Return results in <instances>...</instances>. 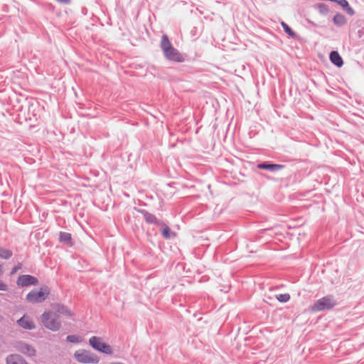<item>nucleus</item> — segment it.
Wrapping results in <instances>:
<instances>
[{
    "instance_id": "obj_18",
    "label": "nucleus",
    "mask_w": 364,
    "mask_h": 364,
    "mask_svg": "<svg viewBox=\"0 0 364 364\" xmlns=\"http://www.w3.org/2000/svg\"><path fill=\"white\" fill-rule=\"evenodd\" d=\"M282 26L284 30V31L291 37H295L294 32L291 29V28L284 22H282Z\"/></svg>"
},
{
    "instance_id": "obj_4",
    "label": "nucleus",
    "mask_w": 364,
    "mask_h": 364,
    "mask_svg": "<svg viewBox=\"0 0 364 364\" xmlns=\"http://www.w3.org/2000/svg\"><path fill=\"white\" fill-rule=\"evenodd\" d=\"M76 360L82 363H97L99 358L88 350H81L75 353Z\"/></svg>"
},
{
    "instance_id": "obj_21",
    "label": "nucleus",
    "mask_w": 364,
    "mask_h": 364,
    "mask_svg": "<svg viewBox=\"0 0 364 364\" xmlns=\"http://www.w3.org/2000/svg\"><path fill=\"white\" fill-rule=\"evenodd\" d=\"M82 340V338L80 336L77 335H70L67 337L66 341H79Z\"/></svg>"
},
{
    "instance_id": "obj_12",
    "label": "nucleus",
    "mask_w": 364,
    "mask_h": 364,
    "mask_svg": "<svg viewBox=\"0 0 364 364\" xmlns=\"http://www.w3.org/2000/svg\"><path fill=\"white\" fill-rule=\"evenodd\" d=\"M257 168L259 169H268L270 171H277L283 168L284 166L280 164H260L257 165Z\"/></svg>"
},
{
    "instance_id": "obj_17",
    "label": "nucleus",
    "mask_w": 364,
    "mask_h": 364,
    "mask_svg": "<svg viewBox=\"0 0 364 364\" xmlns=\"http://www.w3.org/2000/svg\"><path fill=\"white\" fill-rule=\"evenodd\" d=\"M275 297L279 302L283 303L288 301L290 299V296L289 294H280L276 295Z\"/></svg>"
},
{
    "instance_id": "obj_24",
    "label": "nucleus",
    "mask_w": 364,
    "mask_h": 364,
    "mask_svg": "<svg viewBox=\"0 0 364 364\" xmlns=\"http://www.w3.org/2000/svg\"><path fill=\"white\" fill-rule=\"evenodd\" d=\"M343 8L346 9V11L349 14L353 15L354 14L353 10L349 6L348 7H343Z\"/></svg>"
},
{
    "instance_id": "obj_23",
    "label": "nucleus",
    "mask_w": 364,
    "mask_h": 364,
    "mask_svg": "<svg viewBox=\"0 0 364 364\" xmlns=\"http://www.w3.org/2000/svg\"><path fill=\"white\" fill-rule=\"evenodd\" d=\"M0 290L1 291H6L7 285L5 284L2 281L0 280Z\"/></svg>"
},
{
    "instance_id": "obj_20",
    "label": "nucleus",
    "mask_w": 364,
    "mask_h": 364,
    "mask_svg": "<svg viewBox=\"0 0 364 364\" xmlns=\"http://www.w3.org/2000/svg\"><path fill=\"white\" fill-rule=\"evenodd\" d=\"M318 9L319 10V12L322 14H326L328 12V8L327 5L324 4H319L318 5Z\"/></svg>"
},
{
    "instance_id": "obj_6",
    "label": "nucleus",
    "mask_w": 364,
    "mask_h": 364,
    "mask_svg": "<svg viewBox=\"0 0 364 364\" xmlns=\"http://www.w3.org/2000/svg\"><path fill=\"white\" fill-rule=\"evenodd\" d=\"M16 283L18 286L27 287L32 284H36L38 283V279L33 276L25 274L18 277Z\"/></svg>"
},
{
    "instance_id": "obj_13",
    "label": "nucleus",
    "mask_w": 364,
    "mask_h": 364,
    "mask_svg": "<svg viewBox=\"0 0 364 364\" xmlns=\"http://www.w3.org/2000/svg\"><path fill=\"white\" fill-rule=\"evenodd\" d=\"M161 47L164 53L166 51H168V50L173 47L168 36L166 34L163 35L162 36Z\"/></svg>"
},
{
    "instance_id": "obj_7",
    "label": "nucleus",
    "mask_w": 364,
    "mask_h": 364,
    "mask_svg": "<svg viewBox=\"0 0 364 364\" xmlns=\"http://www.w3.org/2000/svg\"><path fill=\"white\" fill-rule=\"evenodd\" d=\"M90 344L95 350L105 354L110 355L113 353L112 347L107 343H90Z\"/></svg>"
},
{
    "instance_id": "obj_3",
    "label": "nucleus",
    "mask_w": 364,
    "mask_h": 364,
    "mask_svg": "<svg viewBox=\"0 0 364 364\" xmlns=\"http://www.w3.org/2000/svg\"><path fill=\"white\" fill-rule=\"evenodd\" d=\"M50 294V289L43 287L38 290H33L26 295V300L31 303H40L45 301Z\"/></svg>"
},
{
    "instance_id": "obj_28",
    "label": "nucleus",
    "mask_w": 364,
    "mask_h": 364,
    "mask_svg": "<svg viewBox=\"0 0 364 364\" xmlns=\"http://www.w3.org/2000/svg\"><path fill=\"white\" fill-rule=\"evenodd\" d=\"M272 299V298L271 296H266V299H265V301H266L267 302H269V301H271Z\"/></svg>"
},
{
    "instance_id": "obj_14",
    "label": "nucleus",
    "mask_w": 364,
    "mask_h": 364,
    "mask_svg": "<svg viewBox=\"0 0 364 364\" xmlns=\"http://www.w3.org/2000/svg\"><path fill=\"white\" fill-rule=\"evenodd\" d=\"M59 240L62 242L68 243L70 245H73L71 235L68 232H60Z\"/></svg>"
},
{
    "instance_id": "obj_22",
    "label": "nucleus",
    "mask_w": 364,
    "mask_h": 364,
    "mask_svg": "<svg viewBox=\"0 0 364 364\" xmlns=\"http://www.w3.org/2000/svg\"><path fill=\"white\" fill-rule=\"evenodd\" d=\"M162 235L166 239H168L171 237V231L168 227L166 226L162 230Z\"/></svg>"
},
{
    "instance_id": "obj_15",
    "label": "nucleus",
    "mask_w": 364,
    "mask_h": 364,
    "mask_svg": "<svg viewBox=\"0 0 364 364\" xmlns=\"http://www.w3.org/2000/svg\"><path fill=\"white\" fill-rule=\"evenodd\" d=\"M333 22L338 26H343L346 23V21L343 15L338 14L333 17Z\"/></svg>"
},
{
    "instance_id": "obj_8",
    "label": "nucleus",
    "mask_w": 364,
    "mask_h": 364,
    "mask_svg": "<svg viewBox=\"0 0 364 364\" xmlns=\"http://www.w3.org/2000/svg\"><path fill=\"white\" fill-rule=\"evenodd\" d=\"M17 323L19 326L25 329L31 330L35 328V323L33 321L28 315L23 316L20 319L17 321Z\"/></svg>"
},
{
    "instance_id": "obj_9",
    "label": "nucleus",
    "mask_w": 364,
    "mask_h": 364,
    "mask_svg": "<svg viewBox=\"0 0 364 364\" xmlns=\"http://www.w3.org/2000/svg\"><path fill=\"white\" fill-rule=\"evenodd\" d=\"M164 54L170 60L175 62L183 61V55L173 47L169 49L168 51L165 52Z\"/></svg>"
},
{
    "instance_id": "obj_10",
    "label": "nucleus",
    "mask_w": 364,
    "mask_h": 364,
    "mask_svg": "<svg viewBox=\"0 0 364 364\" xmlns=\"http://www.w3.org/2000/svg\"><path fill=\"white\" fill-rule=\"evenodd\" d=\"M6 364H28L23 358L18 354H11L6 357Z\"/></svg>"
},
{
    "instance_id": "obj_29",
    "label": "nucleus",
    "mask_w": 364,
    "mask_h": 364,
    "mask_svg": "<svg viewBox=\"0 0 364 364\" xmlns=\"http://www.w3.org/2000/svg\"><path fill=\"white\" fill-rule=\"evenodd\" d=\"M2 272V269H1V267H0V274H1Z\"/></svg>"
},
{
    "instance_id": "obj_5",
    "label": "nucleus",
    "mask_w": 364,
    "mask_h": 364,
    "mask_svg": "<svg viewBox=\"0 0 364 364\" xmlns=\"http://www.w3.org/2000/svg\"><path fill=\"white\" fill-rule=\"evenodd\" d=\"M15 348L18 351L26 356L31 357L36 355L35 348L28 343H15Z\"/></svg>"
},
{
    "instance_id": "obj_2",
    "label": "nucleus",
    "mask_w": 364,
    "mask_h": 364,
    "mask_svg": "<svg viewBox=\"0 0 364 364\" xmlns=\"http://www.w3.org/2000/svg\"><path fill=\"white\" fill-rule=\"evenodd\" d=\"M336 305L334 297L331 295L323 296L314 302L309 309L312 312H319L333 309Z\"/></svg>"
},
{
    "instance_id": "obj_16",
    "label": "nucleus",
    "mask_w": 364,
    "mask_h": 364,
    "mask_svg": "<svg viewBox=\"0 0 364 364\" xmlns=\"http://www.w3.org/2000/svg\"><path fill=\"white\" fill-rule=\"evenodd\" d=\"M58 314H63L69 317L73 316L74 314L68 308L65 306H60L58 309Z\"/></svg>"
},
{
    "instance_id": "obj_26",
    "label": "nucleus",
    "mask_w": 364,
    "mask_h": 364,
    "mask_svg": "<svg viewBox=\"0 0 364 364\" xmlns=\"http://www.w3.org/2000/svg\"><path fill=\"white\" fill-rule=\"evenodd\" d=\"M56 1L63 4H69L70 2V0H56Z\"/></svg>"
},
{
    "instance_id": "obj_11",
    "label": "nucleus",
    "mask_w": 364,
    "mask_h": 364,
    "mask_svg": "<svg viewBox=\"0 0 364 364\" xmlns=\"http://www.w3.org/2000/svg\"><path fill=\"white\" fill-rule=\"evenodd\" d=\"M329 58L331 63L337 67L341 68L343 65V59L337 51H332Z\"/></svg>"
},
{
    "instance_id": "obj_25",
    "label": "nucleus",
    "mask_w": 364,
    "mask_h": 364,
    "mask_svg": "<svg viewBox=\"0 0 364 364\" xmlns=\"http://www.w3.org/2000/svg\"><path fill=\"white\" fill-rule=\"evenodd\" d=\"M100 340H101L100 338H98L97 336H92V337H91L89 339V341H90V342H92V341H100Z\"/></svg>"
},
{
    "instance_id": "obj_19",
    "label": "nucleus",
    "mask_w": 364,
    "mask_h": 364,
    "mask_svg": "<svg viewBox=\"0 0 364 364\" xmlns=\"http://www.w3.org/2000/svg\"><path fill=\"white\" fill-rule=\"evenodd\" d=\"M11 252L6 249L0 248V257L4 259H8L11 256Z\"/></svg>"
},
{
    "instance_id": "obj_1",
    "label": "nucleus",
    "mask_w": 364,
    "mask_h": 364,
    "mask_svg": "<svg viewBox=\"0 0 364 364\" xmlns=\"http://www.w3.org/2000/svg\"><path fill=\"white\" fill-rule=\"evenodd\" d=\"M41 321L46 328L53 331H58L61 326L59 314L50 311L43 314Z\"/></svg>"
},
{
    "instance_id": "obj_27",
    "label": "nucleus",
    "mask_w": 364,
    "mask_h": 364,
    "mask_svg": "<svg viewBox=\"0 0 364 364\" xmlns=\"http://www.w3.org/2000/svg\"><path fill=\"white\" fill-rule=\"evenodd\" d=\"M18 268L17 267H15L12 271H11V274H15L17 271H18Z\"/></svg>"
}]
</instances>
